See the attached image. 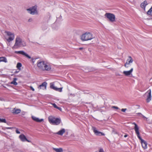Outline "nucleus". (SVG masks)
<instances>
[{
    "label": "nucleus",
    "instance_id": "obj_38",
    "mask_svg": "<svg viewBox=\"0 0 152 152\" xmlns=\"http://www.w3.org/2000/svg\"><path fill=\"white\" fill-rule=\"evenodd\" d=\"M0 101H4V99H3V98H0Z\"/></svg>",
    "mask_w": 152,
    "mask_h": 152
},
{
    "label": "nucleus",
    "instance_id": "obj_3",
    "mask_svg": "<svg viewBox=\"0 0 152 152\" xmlns=\"http://www.w3.org/2000/svg\"><path fill=\"white\" fill-rule=\"evenodd\" d=\"M37 66L40 69L43 71H49L51 68L49 64H47L44 61L41 60H39L37 61Z\"/></svg>",
    "mask_w": 152,
    "mask_h": 152
},
{
    "label": "nucleus",
    "instance_id": "obj_25",
    "mask_svg": "<svg viewBox=\"0 0 152 152\" xmlns=\"http://www.w3.org/2000/svg\"><path fill=\"white\" fill-rule=\"evenodd\" d=\"M136 114L137 115L140 117H143V118H145V117L142 115L141 113H137Z\"/></svg>",
    "mask_w": 152,
    "mask_h": 152
},
{
    "label": "nucleus",
    "instance_id": "obj_24",
    "mask_svg": "<svg viewBox=\"0 0 152 152\" xmlns=\"http://www.w3.org/2000/svg\"><path fill=\"white\" fill-rule=\"evenodd\" d=\"M147 14L148 15L152 16V7L147 12Z\"/></svg>",
    "mask_w": 152,
    "mask_h": 152
},
{
    "label": "nucleus",
    "instance_id": "obj_18",
    "mask_svg": "<svg viewBox=\"0 0 152 152\" xmlns=\"http://www.w3.org/2000/svg\"><path fill=\"white\" fill-rule=\"evenodd\" d=\"M31 118L33 120L37 122H41L42 121L44 120L43 119H39L38 118L33 116H32Z\"/></svg>",
    "mask_w": 152,
    "mask_h": 152
},
{
    "label": "nucleus",
    "instance_id": "obj_11",
    "mask_svg": "<svg viewBox=\"0 0 152 152\" xmlns=\"http://www.w3.org/2000/svg\"><path fill=\"white\" fill-rule=\"evenodd\" d=\"M151 90L150 89L145 94L146 95H147V98L146 100L147 102H149L151 100Z\"/></svg>",
    "mask_w": 152,
    "mask_h": 152
},
{
    "label": "nucleus",
    "instance_id": "obj_14",
    "mask_svg": "<svg viewBox=\"0 0 152 152\" xmlns=\"http://www.w3.org/2000/svg\"><path fill=\"white\" fill-rule=\"evenodd\" d=\"M22 142H25L26 141L28 142H30L31 141L28 140L26 137V136L23 134H20L19 136Z\"/></svg>",
    "mask_w": 152,
    "mask_h": 152
},
{
    "label": "nucleus",
    "instance_id": "obj_6",
    "mask_svg": "<svg viewBox=\"0 0 152 152\" xmlns=\"http://www.w3.org/2000/svg\"><path fill=\"white\" fill-rule=\"evenodd\" d=\"M5 33L9 37V38L7 39L8 42H10L14 39L15 35L13 33L9 31H5Z\"/></svg>",
    "mask_w": 152,
    "mask_h": 152
},
{
    "label": "nucleus",
    "instance_id": "obj_37",
    "mask_svg": "<svg viewBox=\"0 0 152 152\" xmlns=\"http://www.w3.org/2000/svg\"><path fill=\"white\" fill-rule=\"evenodd\" d=\"M57 109H58V110H61V107H57Z\"/></svg>",
    "mask_w": 152,
    "mask_h": 152
},
{
    "label": "nucleus",
    "instance_id": "obj_16",
    "mask_svg": "<svg viewBox=\"0 0 152 152\" xmlns=\"http://www.w3.org/2000/svg\"><path fill=\"white\" fill-rule=\"evenodd\" d=\"M47 84V83L46 82H43L41 85H40L38 88L39 89L42 88H46Z\"/></svg>",
    "mask_w": 152,
    "mask_h": 152
},
{
    "label": "nucleus",
    "instance_id": "obj_17",
    "mask_svg": "<svg viewBox=\"0 0 152 152\" xmlns=\"http://www.w3.org/2000/svg\"><path fill=\"white\" fill-rule=\"evenodd\" d=\"M65 132V130L64 129H62L58 132L54 133V134H58L59 135L62 136Z\"/></svg>",
    "mask_w": 152,
    "mask_h": 152
},
{
    "label": "nucleus",
    "instance_id": "obj_7",
    "mask_svg": "<svg viewBox=\"0 0 152 152\" xmlns=\"http://www.w3.org/2000/svg\"><path fill=\"white\" fill-rule=\"evenodd\" d=\"M28 12L33 15L37 14V6H35L29 9H27Z\"/></svg>",
    "mask_w": 152,
    "mask_h": 152
},
{
    "label": "nucleus",
    "instance_id": "obj_21",
    "mask_svg": "<svg viewBox=\"0 0 152 152\" xmlns=\"http://www.w3.org/2000/svg\"><path fill=\"white\" fill-rule=\"evenodd\" d=\"M17 80V78H14L13 81L11 82V84H13L15 86L17 85L18 83L17 82H16V80Z\"/></svg>",
    "mask_w": 152,
    "mask_h": 152
},
{
    "label": "nucleus",
    "instance_id": "obj_23",
    "mask_svg": "<svg viewBox=\"0 0 152 152\" xmlns=\"http://www.w3.org/2000/svg\"><path fill=\"white\" fill-rule=\"evenodd\" d=\"M20 112L21 110L20 109H15V108H14V111L13 112V113L15 114H18L20 113Z\"/></svg>",
    "mask_w": 152,
    "mask_h": 152
},
{
    "label": "nucleus",
    "instance_id": "obj_32",
    "mask_svg": "<svg viewBox=\"0 0 152 152\" xmlns=\"http://www.w3.org/2000/svg\"><path fill=\"white\" fill-rule=\"evenodd\" d=\"M127 110L126 109V108H125V109H122L121 110V111L123 112H125V111Z\"/></svg>",
    "mask_w": 152,
    "mask_h": 152
},
{
    "label": "nucleus",
    "instance_id": "obj_12",
    "mask_svg": "<svg viewBox=\"0 0 152 152\" xmlns=\"http://www.w3.org/2000/svg\"><path fill=\"white\" fill-rule=\"evenodd\" d=\"M50 87L51 88L57 91L61 92L62 91V88H57L54 86L53 83H50Z\"/></svg>",
    "mask_w": 152,
    "mask_h": 152
},
{
    "label": "nucleus",
    "instance_id": "obj_2",
    "mask_svg": "<svg viewBox=\"0 0 152 152\" xmlns=\"http://www.w3.org/2000/svg\"><path fill=\"white\" fill-rule=\"evenodd\" d=\"M26 45V43L23 41L21 37L19 36H17L15 39V43L13 46V49H16L21 47H24Z\"/></svg>",
    "mask_w": 152,
    "mask_h": 152
},
{
    "label": "nucleus",
    "instance_id": "obj_39",
    "mask_svg": "<svg viewBox=\"0 0 152 152\" xmlns=\"http://www.w3.org/2000/svg\"><path fill=\"white\" fill-rule=\"evenodd\" d=\"M128 135L127 134H125L124 135V137H127Z\"/></svg>",
    "mask_w": 152,
    "mask_h": 152
},
{
    "label": "nucleus",
    "instance_id": "obj_9",
    "mask_svg": "<svg viewBox=\"0 0 152 152\" xmlns=\"http://www.w3.org/2000/svg\"><path fill=\"white\" fill-rule=\"evenodd\" d=\"M92 129L95 134L97 136H104L105 135L104 134V133L98 131L95 127L92 126Z\"/></svg>",
    "mask_w": 152,
    "mask_h": 152
},
{
    "label": "nucleus",
    "instance_id": "obj_29",
    "mask_svg": "<svg viewBox=\"0 0 152 152\" xmlns=\"http://www.w3.org/2000/svg\"><path fill=\"white\" fill-rule=\"evenodd\" d=\"M112 108H114V109H117V110L119 109V108L118 107H116V106H113L112 107Z\"/></svg>",
    "mask_w": 152,
    "mask_h": 152
},
{
    "label": "nucleus",
    "instance_id": "obj_35",
    "mask_svg": "<svg viewBox=\"0 0 152 152\" xmlns=\"http://www.w3.org/2000/svg\"><path fill=\"white\" fill-rule=\"evenodd\" d=\"M5 129H13L12 127H6L5 128Z\"/></svg>",
    "mask_w": 152,
    "mask_h": 152
},
{
    "label": "nucleus",
    "instance_id": "obj_40",
    "mask_svg": "<svg viewBox=\"0 0 152 152\" xmlns=\"http://www.w3.org/2000/svg\"><path fill=\"white\" fill-rule=\"evenodd\" d=\"M83 48H79V49L80 50H81L82 49H83Z\"/></svg>",
    "mask_w": 152,
    "mask_h": 152
},
{
    "label": "nucleus",
    "instance_id": "obj_34",
    "mask_svg": "<svg viewBox=\"0 0 152 152\" xmlns=\"http://www.w3.org/2000/svg\"><path fill=\"white\" fill-rule=\"evenodd\" d=\"M16 133L17 134H20V132L18 130V129H17L16 130Z\"/></svg>",
    "mask_w": 152,
    "mask_h": 152
},
{
    "label": "nucleus",
    "instance_id": "obj_27",
    "mask_svg": "<svg viewBox=\"0 0 152 152\" xmlns=\"http://www.w3.org/2000/svg\"><path fill=\"white\" fill-rule=\"evenodd\" d=\"M0 122L6 123V121L4 119H1L0 118Z\"/></svg>",
    "mask_w": 152,
    "mask_h": 152
},
{
    "label": "nucleus",
    "instance_id": "obj_4",
    "mask_svg": "<svg viewBox=\"0 0 152 152\" xmlns=\"http://www.w3.org/2000/svg\"><path fill=\"white\" fill-rule=\"evenodd\" d=\"M48 121L50 124L54 125H58L61 122V120L60 118H56L52 116H50L48 117Z\"/></svg>",
    "mask_w": 152,
    "mask_h": 152
},
{
    "label": "nucleus",
    "instance_id": "obj_1",
    "mask_svg": "<svg viewBox=\"0 0 152 152\" xmlns=\"http://www.w3.org/2000/svg\"><path fill=\"white\" fill-rule=\"evenodd\" d=\"M135 125L134 129L135 131V133L136 134L138 138L141 140V142L142 144V147L144 149H146L147 147V143L144 140H143L140 136V133L139 131V128L137 125L134 123L133 124Z\"/></svg>",
    "mask_w": 152,
    "mask_h": 152
},
{
    "label": "nucleus",
    "instance_id": "obj_10",
    "mask_svg": "<svg viewBox=\"0 0 152 152\" xmlns=\"http://www.w3.org/2000/svg\"><path fill=\"white\" fill-rule=\"evenodd\" d=\"M133 60L131 56H128V58L127 60L126 63L124 64V66L126 67H129V65L133 62Z\"/></svg>",
    "mask_w": 152,
    "mask_h": 152
},
{
    "label": "nucleus",
    "instance_id": "obj_8",
    "mask_svg": "<svg viewBox=\"0 0 152 152\" xmlns=\"http://www.w3.org/2000/svg\"><path fill=\"white\" fill-rule=\"evenodd\" d=\"M105 16L110 22H113L115 21V15L114 14L107 13L105 14Z\"/></svg>",
    "mask_w": 152,
    "mask_h": 152
},
{
    "label": "nucleus",
    "instance_id": "obj_30",
    "mask_svg": "<svg viewBox=\"0 0 152 152\" xmlns=\"http://www.w3.org/2000/svg\"><path fill=\"white\" fill-rule=\"evenodd\" d=\"M52 105L54 107L56 108L57 109L58 106H57L56 105L55 103H53L52 104Z\"/></svg>",
    "mask_w": 152,
    "mask_h": 152
},
{
    "label": "nucleus",
    "instance_id": "obj_15",
    "mask_svg": "<svg viewBox=\"0 0 152 152\" xmlns=\"http://www.w3.org/2000/svg\"><path fill=\"white\" fill-rule=\"evenodd\" d=\"M133 70V69L131 68L129 71H124L123 72V74L126 76L130 75Z\"/></svg>",
    "mask_w": 152,
    "mask_h": 152
},
{
    "label": "nucleus",
    "instance_id": "obj_20",
    "mask_svg": "<svg viewBox=\"0 0 152 152\" xmlns=\"http://www.w3.org/2000/svg\"><path fill=\"white\" fill-rule=\"evenodd\" d=\"M0 62H4L5 63H7V58L4 57H0Z\"/></svg>",
    "mask_w": 152,
    "mask_h": 152
},
{
    "label": "nucleus",
    "instance_id": "obj_22",
    "mask_svg": "<svg viewBox=\"0 0 152 152\" xmlns=\"http://www.w3.org/2000/svg\"><path fill=\"white\" fill-rule=\"evenodd\" d=\"M53 149L56 152H62L63 149L61 148H54Z\"/></svg>",
    "mask_w": 152,
    "mask_h": 152
},
{
    "label": "nucleus",
    "instance_id": "obj_33",
    "mask_svg": "<svg viewBox=\"0 0 152 152\" xmlns=\"http://www.w3.org/2000/svg\"><path fill=\"white\" fill-rule=\"evenodd\" d=\"M30 88L31 90L32 91H34V89L33 88L32 86H30Z\"/></svg>",
    "mask_w": 152,
    "mask_h": 152
},
{
    "label": "nucleus",
    "instance_id": "obj_13",
    "mask_svg": "<svg viewBox=\"0 0 152 152\" xmlns=\"http://www.w3.org/2000/svg\"><path fill=\"white\" fill-rule=\"evenodd\" d=\"M15 53L17 54H22L26 56L29 59L31 58V57L30 56L23 51H15Z\"/></svg>",
    "mask_w": 152,
    "mask_h": 152
},
{
    "label": "nucleus",
    "instance_id": "obj_36",
    "mask_svg": "<svg viewBox=\"0 0 152 152\" xmlns=\"http://www.w3.org/2000/svg\"><path fill=\"white\" fill-rule=\"evenodd\" d=\"M32 21V18H29L28 20V21L30 22H31V21Z\"/></svg>",
    "mask_w": 152,
    "mask_h": 152
},
{
    "label": "nucleus",
    "instance_id": "obj_31",
    "mask_svg": "<svg viewBox=\"0 0 152 152\" xmlns=\"http://www.w3.org/2000/svg\"><path fill=\"white\" fill-rule=\"evenodd\" d=\"M99 152H104V150L102 148H101L99 149Z\"/></svg>",
    "mask_w": 152,
    "mask_h": 152
},
{
    "label": "nucleus",
    "instance_id": "obj_26",
    "mask_svg": "<svg viewBox=\"0 0 152 152\" xmlns=\"http://www.w3.org/2000/svg\"><path fill=\"white\" fill-rule=\"evenodd\" d=\"M22 66V64L20 63H18L17 65V67L18 69H19L20 67Z\"/></svg>",
    "mask_w": 152,
    "mask_h": 152
},
{
    "label": "nucleus",
    "instance_id": "obj_28",
    "mask_svg": "<svg viewBox=\"0 0 152 152\" xmlns=\"http://www.w3.org/2000/svg\"><path fill=\"white\" fill-rule=\"evenodd\" d=\"M37 58H31V61H32V62L34 63L35 61L36 60V59Z\"/></svg>",
    "mask_w": 152,
    "mask_h": 152
},
{
    "label": "nucleus",
    "instance_id": "obj_19",
    "mask_svg": "<svg viewBox=\"0 0 152 152\" xmlns=\"http://www.w3.org/2000/svg\"><path fill=\"white\" fill-rule=\"evenodd\" d=\"M148 4L147 3L146 1H145L141 4V7L145 10V7L148 5Z\"/></svg>",
    "mask_w": 152,
    "mask_h": 152
},
{
    "label": "nucleus",
    "instance_id": "obj_5",
    "mask_svg": "<svg viewBox=\"0 0 152 152\" xmlns=\"http://www.w3.org/2000/svg\"><path fill=\"white\" fill-rule=\"evenodd\" d=\"M93 38L92 34L90 32H86L81 36V39L83 41L90 40Z\"/></svg>",
    "mask_w": 152,
    "mask_h": 152
}]
</instances>
